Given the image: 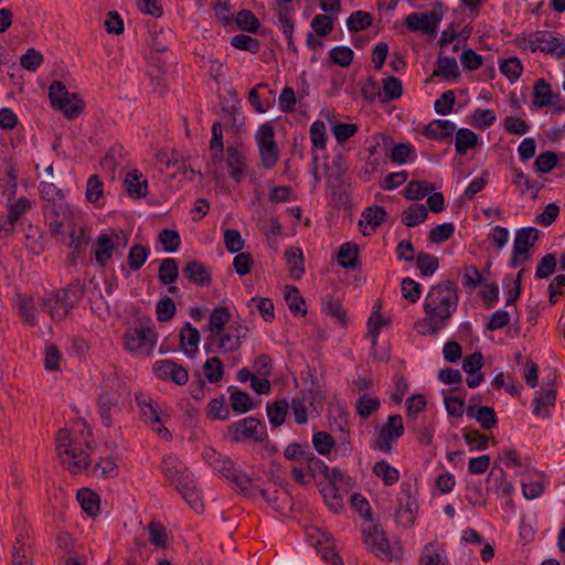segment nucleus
Listing matches in <instances>:
<instances>
[{
	"mask_svg": "<svg viewBox=\"0 0 565 565\" xmlns=\"http://www.w3.org/2000/svg\"><path fill=\"white\" fill-rule=\"evenodd\" d=\"M459 302L458 287L450 280L430 287L424 300L425 317L415 323L417 332L434 335L450 321Z\"/></svg>",
	"mask_w": 565,
	"mask_h": 565,
	"instance_id": "f257e3e1",
	"label": "nucleus"
},
{
	"mask_svg": "<svg viewBox=\"0 0 565 565\" xmlns=\"http://www.w3.org/2000/svg\"><path fill=\"white\" fill-rule=\"evenodd\" d=\"M89 431L75 427L60 429L56 434V451L61 463L73 475L84 472L90 465Z\"/></svg>",
	"mask_w": 565,
	"mask_h": 565,
	"instance_id": "f03ea898",
	"label": "nucleus"
},
{
	"mask_svg": "<svg viewBox=\"0 0 565 565\" xmlns=\"http://www.w3.org/2000/svg\"><path fill=\"white\" fill-rule=\"evenodd\" d=\"M49 98L53 108L62 111L68 119H75L85 108L83 98L78 94L70 93L61 81H54L50 85Z\"/></svg>",
	"mask_w": 565,
	"mask_h": 565,
	"instance_id": "7ed1b4c3",
	"label": "nucleus"
},
{
	"mask_svg": "<svg viewBox=\"0 0 565 565\" xmlns=\"http://www.w3.org/2000/svg\"><path fill=\"white\" fill-rule=\"evenodd\" d=\"M364 543L367 548L382 561L398 559L402 556V547L398 542L390 544L384 532L377 525H369L362 530Z\"/></svg>",
	"mask_w": 565,
	"mask_h": 565,
	"instance_id": "20e7f679",
	"label": "nucleus"
},
{
	"mask_svg": "<svg viewBox=\"0 0 565 565\" xmlns=\"http://www.w3.org/2000/svg\"><path fill=\"white\" fill-rule=\"evenodd\" d=\"M284 456L292 462L306 465L310 479H317L319 476L324 477V475H329V467L321 459L316 457L309 446H303L298 443L289 444L284 451Z\"/></svg>",
	"mask_w": 565,
	"mask_h": 565,
	"instance_id": "39448f33",
	"label": "nucleus"
},
{
	"mask_svg": "<svg viewBox=\"0 0 565 565\" xmlns=\"http://www.w3.org/2000/svg\"><path fill=\"white\" fill-rule=\"evenodd\" d=\"M255 138L259 153V166L266 170H271L279 160V148L275 140V131L271 124H263L257 130Z\"/></svg>",
	"mask_w": 565,
	"mask_h": 565,
	"instance_id": "423d86ee",
	"label": "nucleus"
},
{
	"mask_svg": "<svg viewBox=\"0 0 565 565\" xmlns=\"http://www.w3.org/2000/svg\"><path fill=\"white\" fill-rule=\"evenodd\" d=\"M157 343V333L141 324L129 328L124 334V347L129 352L149 355Z\"/></svg>",
	"mask_w": 565,
	"mask_h": 565,
	"instance_id": "0eeeda50",
	"label": "nucleus"
},
{
	"mask_svg": "<svg viewBox=\"0 0 565 565\" xmlns=\"http://www.w3.org/2000/svg\"><path fill=\"white\" fill-rule=\"evenodd\" d=\"M83 296V287L79 284L70 285L65 289H60L44 297L45 303H61V308L52 310V320H63L70 310L78 302Z\"/></svg>",
	"mask_w": 565,
	"mask_h": 565,
	"instance_id": "6e6552de",
	"label": "nucleus"
},
{
	"mask_svg": "<svg viewBox=\"0 0 565 565\" xmlns=\"http://www.w3.org/2000/svg\"><path fill=\"white\" fill-rule=\"evenodd\" d=\"M523 42L532 52L555 54L557 57H565V43L561 38L550 31H535L523 39Z\"/></svg>",
	"mask_w": 565,
	"mask_h": 565,
	"instance_id": "1a4fd4ad",
	"label": "nucleus"
},
{
	"mask_svg": "<svg viewBox=\"0 0 565 565\" xmlns=\"http://www.w3.org/2000/svg\"><path fill=\"white\" fill-rule=\"evenodd\" d=\"M228 433L234 441L239 443L247 439L255 443H263L267 438L266 426L255 417L243 418L228 427Z\"/></svg>",
	"mask_w": 565,
	"mask_h": 565,
	"instance_id": "9d476101",
	"label": "nucleus"
},
{
	"mask_svg": "<svg viewBox=\"0 0 565 565\" xmlns=\"http://www.w3.org/2000/svg\"><path fill=\"white\" fill-rule=\"evenodd\" d=\"M443 19V3L437 2L429 12H414L406 17L405 25L413 32L435 34L437 26Z\"/></svg>",
	"mask_w": 565,
	"mask_h": 565,
	"instance_id": "9b49d317",
	"label": "nucleus"
},
{
	"mask_svg": "<svg viewBox=\"0 0 565 565\" xmlns=\"http://www.w3.org/2000/svg\"><path fill=\"white\" fill-rule=\"evenodd\" d=\"M539 230L534 227H524L515 233L511 266L518 267L529 260V250L539 239Z\"/></svg>",
	"mask_w": 565,
	"mask_h": 565,
	"instance_id": "f8f14e48",
	"label": "nucleus"
},
{
	"mask_svg": "<svg viewBox=\"0 0 565 565\" xmlns=\"http://www.w3.org/2000/svg\"><path fill=\"white\" fill-rule=\"evenodd\" d=\"M135 399L139 406L141 419L157 431L161 438L166 440L171 439V434L162 425L158 407L153 405L151 397L143 393H138L136 394Z\"/></svg>",
	"mask_w": 565,
	"mask_h": 565,
	"instance_id": "ddd939ff",
	"label": "nucleus"
},
{
	"mask_svg": "<svg viewBox=\"0 0 565 565\" xmlns=\"http://www.w3.org/2000/svg\"><path fill=\"white\" fill-rule=\"evenodd\" d=\"M404 434V425L402 416L391 415L387 422L379 431L375 447L383 451H390L393 443H395Z\"/></svg>",
	"mask_w": 565,
	"mask_h": 565,
	"instance_id": "4468645a",
	"label": "nucleus"
},
{
	"mask_svg": "<svg viewBox=\"0 0 565 565\" xmlns=\"http://www.w3.org/2000/svg\"><path fill=\"white\" fill-rule=\"evenodd\" d=\"M43 211L45 220L49 222L51 233L54 235L64 234V225L70 214L68 206L64 199L52 203H45Z\"/></svg>",
	"mask_w": 565,
	"mask_h": 565,
	"instance_id": "2eb2a0df",
	"label": "nucleus"
},
{
	"mask_svg": "<svg viewBox=\"0 0 565 565\" xmlns=\"http://www.w3.org/2000/svg\"><path fill=\"white\" fill-rule=\"evenodd\" d=\"M120 394L104 392L98 398V407L102 423L105 427H111L116 417L121 412L119 406Z\"/></svg>",
	"mask_w": 565,
	"mask_h": 565,
	"instance_id": "dca6fc26",
	"label": "nucleus"
},
{
	"mask_svg": "<svg viewBox=\"0 0 565 565\" xmlns=\"http://www.w3.org/2000/svg\"><path fill=\"white\" fill-rule=\"evenodd\" d=\"M153 372L161 380H171L178 385H183L189 380L188 371L171 360L157 361Z\"/></svg>",
	"mask_w": 565,
	"mask_h": 565,
	"instance_id": "f3484780",
	"label": "nucleus"
},
{
	"mask_svg": "<svg viewBox=\"0 0 565 565\" xmlns=\"http://www.w3.org/2000/svg\"><path fill=\"white\" fill-rule=\"evenodd\" d=\"M226 166L230 170V177L235 180V182L241 183L245 178L246 166H247V154L243 149H239L234 146H228L226 148Z\"/></svg>",
	"mask_w": 565,
	"mask_h": 565,
	"instance_id": "a211bd4d",
	"label": "nucleus"
},
{
	"mask_svg": "<svg viewBox=\"0 0 565 565\" xmlns=\"http://www.w3.org/2000/svg\"><path fill=\"white\" fill-rule=\"evenodd\" d=\"M399 508L396 511L395 519L403 527H409L414 524L417 514V503L412 497L409 489L402 490L398 498Z\"/></svg>",
	"mask_w": 565,
	"mask_h": 565,
	"instance_id": "6ab92c4d",
	"label": "nucleus"
},
{
	"mask_svg": "<svg viewBox=\"0 0 565 565\" xmlns=\"http://www.w3.org/2000/svg\"><path fill=\"white\" fill-rule=\"evenodd\" d=\"M231 320V312L227 307H216L212 310L209 318V330L210 335L205 339V350L209 351V347L213 345L216 340V334L224 331L225 326Z\"/></svg>",
	"mask_w": 565,
	"mask_h": 565,
	"instance_id": "aec40b11",
	"label": "nucleus"
},
{
	"mask_svg": "<svg viewBox=\"0 0 565 565\" xmlns=\"http://www.w3.org/2000/svg\"><path fill=\"white\" fill-rule=\"evenodd\" d=\"M456 125L448 119H435L423 129V135L433 140L446 141L451 139Z\"/></svg>",
	"mask_w": 565,
	"mask_h": 565,
	"instance_id": "412c9836",
	"label": "nucleus"
},
{
	"mask_svg": "<svg viewBox=\"0 0 565 565\" xmlns=\"http://www.w3.org/2000/svg\"><path fill=\"white\" fill-rule=\"evenodd\" d=\"M183 276L192 284L207 287L212 284V277L207 268L199 260H190L182 268Z\"/></svg>",
	"mask_w": 565,
	"mask_h": 565,
	"instance_id": "4be33fe9",
	"label": "nucleus"
},
{
	"mask_svg": "<svg viewBox=\"0 0 565 565\" xmlns=\"http://www.w3.org/2000/svg\"><path fill=\"white\" fill-rule=\"evenodd\" d=\"M177 489L195 512H202L204 503L190 476H181Z\"/></svg>",
	"mask_w": 565,
	"mask_h": 565,
	"instance_id": "5701e85b",
	"label": "nucleus"
},
{
	"mask_svg": "<svg viewBox=\"0 0 565 565\" xmlns=\"http://www.w3.org/2000/svg\"><path fill=\"white\" fill-rule=\"evenodd\" d=\"M125 189L132 199H141L147 195L148 181L138 170L128 172L124 180Z\"/></svg>",
	"mask_w": 565,
	"mask_h": 565,
	"instance_id": "b1692460",
	"label": "nucleus"
},
{
	"mask_svg": "<svg viewBox=\"0 0 565 565\" xmlns=\"http://www.w3.org/2000/svg\"><path fill=\"white\" fill-rule=\"evenodd\" d=\"M119 242V235H100L95 246V258L100 266H105L113 256L114 248Z\"/></svg>",
	"mask_w": 565,
	"mask_h": 565,
	"instance_id": "393cba45",
	"label": "nucleus"
},
{
	"mask_svg": "<svg viewBox=\"0 0 565 565\" xmlns=\"http://www.w3.org/2000/svg\"><path fill=\"white\" fill-rule=\"evenodd\" d=\"M466 414L468 417L476 418L483 429H492L498 423L494 409L489 406L475 408V405H468Z\"/></svg>",
	"mask_w": 565,
	"mask_h": 565,
	"instance_id": "a878e982",
	"label": "nucleus"
},
{
	"mask_svg": "<svg viewBox=\"0 0 565 565\" xmlns=\"http://www.w3.org/2000/svg\"><path fill=\"white\" fill-rule=\"evenodd\" d=\"M161 470L175 486L179 484L181 476H190L185 466L173 455L163 457Z\"/></svg>",
	"mask_w": 565,
	"mask_h": 565,
	"instance_id": "bb28decb",
	"label": "nucleus"
},
{
	"mask_svg": "<svg viewBox=\"0 0 565 565\" xmlns=\"http://www.w3.org/2000/svg\"><path fill=\"white\" fill-rule=\"evenodd\" d=\"M200 339L199 330L186 322L180 332V345L185 354L192 355L198 352Z\"/></svg>",
	"mask_w": 565,
	"mask_h": 565,
	"instance_id": "cd10ccee",
	"label": "nucleus"
},
{
	"mask_svg": "<svg viewBox=\"0 0 565 565\" xmlns=\"http://www.w3.org/2000/svg\"><path fill=\"white\" fill-rule=\"evenodd\" d=\"M245 338V333H232L230 331H222L220 334H216V340L213 344H216L218 352L227 353L235 352L239 350L242 342L241 339Z\"/></svg>",
	"mask_w": 565,
	"mask_h": 565,
	"instance_id": "c85d7f7f",
	"label": "nucleus"
},
{
	"mask_svg": "<svg viewBox=\"0 0 565 565\" xmlns=\"http://www.w3.org/2000/svg\"><path fill=\"white\" fill-rule=\"evenodd\" d=\"M455 132V149L457 154L465 156L468 150L478 146V136L472 130L460 128Z\"/></svg>",
	"mask_w": 565,
	"mask_h": 565,
	"instance_id": "c756f323",
	"label": "nucleus"
},
{
	"mask_svg": "<svg viewBox=\"0 0 565 565\" xmlns=\"http://www.w3.org/2000/svg\"><path fill=\"white\" fill-rule=\"evenodd\" d=\"M289 275L292 279L298 280L305 274L302 250L298 247H290L285 252Z\"/></svg>",
	"mask_w": 565,
	"mask_h": 565,
	"instance_id": "7c9ffc66",
	"label": "nucleus"
},
{
	"mask_svg": "<svg viewBox=\"0 0 565 565\" xmlns=\"http://www.w3.org/2000/svg\"><path fill=\"white\" fill-rule=\"evenodd\" d=\"M553 94L551 85L544 78H539L533 86L532 104L537 108L548 107Z\"/></svg>",
	"mask_w": 565,
	"mask_h": 565,
	"instance_id": "2f4dec72",
	"label": "nucleus"
},
{
	"mask_svg": "<svg viewBox=\"0 0 565 565\" xmlns=\"http://www.w3.org/2000/svg\"><path fill=\"white\" fill-rule=\"evenodd\" d=\"M556 399V391L554 388L543 390L533 401V414L535 416L548 417L550 413L546 409L553 406Z\"/></svg>",
	"mask_w": 565,
	"mask_h": 565,
	"instance_id": "473e14b6",
	"label": "nucleus"
},
{
	"mask_svg": "<svg viewBox=\"0 0 565 565\" xmlns=\"http://www.w3.org/2000/svg\"><path fill=\"white\" fill-rule=\"evenodd\" d=\"M277 15L278 26L286 35L288 49L296 53L297 47L292 38L294 23L290 15V9L288 7H280L277 11Z\"/></svg>",
	"mask_w": 565,
	"mask_h": 565,
	"instance_id": "72a5a7b5",
	"label": "nucleus"
},
{
	"mask_svg": "<svg viewBox=\"0 0 565 565\" xmlns=\"http://www.w3.org/2000/svg\"><path fill=\"white\" fill-rule=\"evenodd\" d=\"M77 501L89 516H95L99 512L100 500L96 492L87 488H83L77 492Z\"/></svg>",
	"mask_w": 565,
	"mask_h": 565,
	"instance_id": "f704fd0d",
	"label": "nucleus"
},
{
	"mask_svg": "<svg viewBox=\"0 0 565 565\" xmlns=\"http://www.w3.org/2000/svg\"><path fill=\"white\" fill-rule=\"evenodd\" d=\"M428 212L424 204L413 203L402 214V223L407 227L416 226L427 218Z\"/></svg>",
	"mask_w": 565,
	"mask_h": 565,
	"instance_id": "c9c22d12",
	"label": "nucleus"
},
{
	"mask_svg": "<svg viewBox=\"0 0 565 565\" xmlns=\"http://www.w3.org/2000/svg\"><path fill=\"white\" fill-rule=\"evenodd\" d=\"M373 473L380 478L385 486L395 484L399 479V471L386 460H380L373 466Z\"/></svg>",
	"mask_w": 565,
	"mask_h": 565,
	"instance_id": "e433bc0d",
	"label": "nucleus"
},
{
	"mask_svg": "<svg viewBox=\"0 0 565 565\" xmlns=\"http://www.w3.org/2000/svg\"><path fill=\"white\" fill-rule=\"evenodd\" d=\"M433 76H443L445 79L457 78L460 74L457 61L454 57H438Z\"/></svg>",
	"mask_w": 565,
	"mask_h": 565,
	"instance_id": "4c0bfd02",
	"label": "nucleus"
},
{
	"mask_svg": "<svg viewBox=\"0 0 565 565\" xmlns=\"http://www.w3.org/2000/svg\"><path fill=\"white\" fill-rule=\"evenodd\" d=\"M289 405L286 399H278L267 405V416L270 424L275 427L285 423Z\"/></svg>",
	"mask_w": 565,
	"mask_h": 565,
	"instance_id": "58836bf2",
	"label": "nucleus"
},
{
	"mask_svg": "<svg viewBox=\"0 0 565 565\" xmlns=\"http://www.w3.org/2000/svg\"><path fill=\"white\" fill-rule=\"evenodd\" d=\"M285 299L288 303L289 310L292 313L301 316L307 313L305 299L301 297L297 287L286 286Z\"/></svg>",
	"mask_w": 565,
	"mask_h": 565,
	"instance_id": "ea45409f",
	"label": "nucleus"
},
{
	"mask_svg": "<svg viewBox=\"0 0 565 565\" xmlns=\"http://www.w3.org/2000/svg\"><path fill=\"white\" fill-rule=\"evenodd\" d=\"M179 276V267L178 263L174 258H164L161 260L159 267V280L163 285L173 284Z\"/></svg>",
	"mask_w": 565,
	"mask_h": 565,
	"instance_id": "a19ab883",
	"label": "nucleus"
},
{
	"mask_svg": "<svg viewBox=\"0 0 565 565\" xmlns=\"http://www.w3.org/2000/svg\"><path fill=\"white\" fill-rule=\"evenodd\" d=\"M17 190V177L13 169L7 168L0 171V195L7 200H11Z\"/></svg>",
	"mask_w": 565,
	"mask_h": 565,
	"instance_id": "79ce46f5",
	"label": "nucleus"
},
{
	"mask_svg": "<svg viewBox=\"0 0 565 565\" xmlns=\"http://www.w3.org/2000/svg\"><path fill=\"white\" fill-rule=\"evenodd\" d=\"M338 262L343 268H355L358 264V246L352 243L341 245L338 253Z\"/></svg>",
	"mask_w": 565,
	"mask_h": 565,
	"instance_id": "37998d69",
	"label": "nucleus"
},
{
	"mask_svg": "<svg viewBox=\"0 0 565 565\" xmlns=\"http://www.w3.org/2000/svg\"><path fill=\"white\" fill-rule=\"evenodd\" d=\"M434 190V185L424 181H411L405 191V198L407 200L414 201L419 200L431 193Z\"/></svg>",
	"mask_w": 565,
	"mask_h": 565,
	"instance_id": "c03bdc74",
	"label": "nucleus"
},
{
	"mask_svg": "<svg viewBox=\"0 0 565 565\" xmlns=\"http://www.w3.org/2000/svg\"><path fill=\"white\" fill-rule=\"evenodd\" d=\"M230 395V404L233 411L237 413H246L252 408V398L246 393L238 388L232 387Z\"/></svg>",
	"mask_w": 565,
	"mask_h": 565,
	"instance_id": "a18cd8bd",
	"label": "nucleus"
},
{
	"mask_svg": "<svg viewBox=\"0 0 565 565\" xmlns=\"http://www.w3.org/2000/svg\"><path fill=\"white\" fill-rule=\"evenodd\" d=\"M416 266L423 276L429 277L438 269L439 260L436 256L422 252L417 254Z\"/></svg>",
	"mask_w": 565,
	"mask_h": 565,
	"instance_id": "49530a36",
	"label": "nucleus"
},
{
	"mask_svg": "<svg viewBox=\"0 0 565 565\" xmlns=\"http://www.w3.org/2000/svg\"><path fill=\"white\" fill-rule=\"evenodd\" d=\"M149 256V249L140 244H135L130 247L128 254V266L131 270H138L146 263Z\"/></svg>",
	"mask_w": 565,
	"mask_h": 565,
	"instance_id": "de8ad7c7",
	"label": "nucleus"
},
{
	"mask_svg": "<svg viewBox=\"0 0 565 565\" xmlns=\"http://www.w3.org/2000/svg\"><path fill=\"white\" fill-rule=\"evenodd\" d=\"M373 22V17L365 11H355L347 20V25L350 31H362L369 28Z\"/></svg>",
	"mask_w": 565,
	"mask_h": 565,
	"instance_id": "09e8293b",
	"label": "nucleus"
},
{
	"mask_svg": "<svg viewBox=\"0 0 565 565\" xmlns=\"http://www.w3.org/2000/svg\"><path fill=\"white\" fill-rule=\"evenodd\" d=\"M321 492L326 504L331 511L337 513L343 508V500L339 493L338 487H334L333 484H326Z\"/></svg>",
	"mask_w": 565,
	"mask_h": 565,
	"instance_id": "8fccbe9b",
	"label": "nucleus"
},
{
	"mask_svg": "<svg viewBox=\"0 0 565 565\" xmlns=\"http://www.w3.org/2000/svg\"><path fill=\"white\" fill-rule=\"evenodd\" d=\"M381 402L377 397H371L366 394L362 395L355 404L356 413L362 418H367L372 413L380 408Z\"/></svg>",
	"mask_w": 565,
	"mask_h": 565,
	"instance_id": "3c124183",
	"label": "nucleus"
},
{
	"mask_svg": "<svg viewBox=\"0 0 565 565\" xmlns=\"http://www.w3.org/2000/svg\"><path fill=\"white\" fill-rule=\"evenodd\" d=\"M236 24L241 30L249 33H255L260 25L250 10H241L236 15Z\"/></svg>",
	"mask_w": 565,
	"mask_h": 565,
	"instance_id": "603ef678",
	"label": "nucleus"
},
{
	"mask_svg": "<svg viewBox=\"0 0 565 565\" xmlns=\"http://www.w3.org/2000/svg\"><path fill=\"white\" fill-rule=\"evenodd\" d=\"M329 57L333 64L348 67L353 61L354 53L349 46H337L330 50Z\"/></svg>",
	"mask_w": 565,
	"mask_h": 565,
	"instance_id": "864d4df0",
	"label": "nucleus"
},
{
	"mask_svg": "<svg viewBox=\"0 0 565 565\" xmlns=\"http://www.w3.org/2000/svg\"><path fill=\"white\" fill-rule=\"evenodd\" d=\"M204 374L210 383H216L223 377V363L217 356L210 358L204 363Z\"/></svg>",
	"mask_w": 565,
	"mask_h": 565,
	"instance_id": "5fc2aeb1",
	"label": "nucleus"
},
{
	"mask_svg": "<svg viewBox=\"0 0 565 565\" xmlns=\"http://www.w3.org/2000/svg\"><path fill=\"white\" fill-rule=\"evenodd\" d=\"M158 241L168 253L175 252L181 245V238L177 231L164 228L159 233Z\"/></svg>",
	"mask_w": 565,
	"mask_h": 565,
	"instance_id": "6e6d98bb",
	"label": "nucleus"
},
{
	"mask_svg": "<svg viewBox=\"0 0 565 565\" xmlns=\"http://www.w3.org/2000/svg\"><path fill=\"white\" fill-rule=\"evenodd\" d=\"M231 44L237 50L248 51L250 53H257L260 46L257 39L243 33L234 35L231 40Z\"/></svg>",
	"mask_w": 565,
	"mask_h": 565,
	"instance_id": "4d7b16f0",
	"label": "nucleus"
},
{
	"mask_svg": "<svg viewBox=\"0 0 565 565\" xmlns=\"http://www.w3.org/2000/svg\"><path fill=\"white\" fill-rule=\"evenodd\" d=\"M558 158L553 151H545L539 154L535 159L534 167L540 173L551 172L557 164Z\"/></svg>",
	"mask_w": 565,
	"mask_h": 565,
	"instance_id": "13d9d810",
	"label": "nucleus"
},
{
	"mask_svg": "<svg viewBox=\"0 0 565 565\" xmlns=\"http://www.w3.org/2000/svg\"><path fill=\"white\" fill-rule=\"evenodd\" d=\"M382 82V88L385 99H397L402 96L403 85L401 79H398L395 76H388L384 78Z\"/></svg>",
	"mask_w": 565,
	"mask_h": 565,
	"instance_id": "bf43d9fd",
	"label": "nucleus"
},
{
	"mask_svg": "<svg viewBox=\"0 0 565 565\" xmlns=\"http://www.w3.org/2000/svg\"><path fill=\"white\" fill-rule=\"evenodd\" d=\"M175 311L177 308L173 300L167 296L160 299L156 307L157 318L160 322L171 320L174 317Z\"/></svg>",
	"mask_w": 565,
	"mask_h": 565,
	"instance_id": "052dcab7",
	"label": "nucleus"
},
{
	"mask_svg": "<svg viewBox=\"0 0 565 565\" xmlns=\"http://www.w3.org/2000/svg\"><path fill=\"white\" fill-rule=\"evenodd\" d=\"M28 551L23 535H19L13 546L12 565H31Z\"/></svg>",
	"mask_w": 565,
	"mask_h": 565,
	"instance_id": "680f3d73",
	"label": "nucleus"
},
{
	"mask_svg": "<svg viewBox=\"0 0 565 565\" xmlns=\"http://www.w3.org/2000/svg\"><path fill=\"white\" fill-rule=\"evenodd\" d=\"M312 444L320 455H328L334 447V439L326 431H318L312 437Z\"/></svg>",
	"mask_w": 565,
	"mask_h": 565,
	"instance_id": "e2e57ef3",
	"label": "nucleus"
},
{
	"mask_svg": "<svg viewBox=\"0 0 565 565\" xmlns=\"http://www.w3.org/2000/svg\"><path fill=\"white\" fill-rule=\"evenodd\" d=\"M29 209H31V202L29 199L23 196L10 204L7 221L10 223L11 227H13L14 223Z\"/></svg>",
	"mask_w": 565,
	"mask_h": 565,
	"instance_id": "0e129e2a",
	"label": "nucleus"
},
{
	"mask_svg": "<svg viewBox=\"0 0 565 565\" xmlns=\"http://www.w3.org/2000/svg\"><path fill=\"white\" fill-rule=\"evenodd\" d=\"M311 28L319 36H326L333 30V19L326 14H317L311 21Z\"/></svg>",
	"mask_w": 565,
	"mask_h": 565,
	"instance_id": "69168bd1",
	"label": "nucleus"
},
{
	"mask_svg": "<svg viewBox=\"0 0 565 565\" xmlns=\"http://www.w3.org/2000/svg\"><path fill=\"white\" fill-rule=\"evenodd\" d=\"M455 232V226L452 223H444L435 226L429 232V241L435 244H440L446 242Z\"/></svg>",
	"mask_w": 565,
	"mask_h": 565,
	"instance_id": "338daca9",
	"label": "nucleus"
},
{
	"mask_svg": "<svg viewBox=\"0 0 565 565\" xmlns=\"http://www.w3.org/2000/svg\"><path fill=\"white\" fill-rule=\"evenodd\" d=\"M500 70L510 81H515L521 76L523 67L518 57H510L500 64Z\"/></svg>",
	"mask_w": 565,
	"mask_h": 565,
	"instance_id": "774afa93",
	"label": "nucleus"
}]
</instances>
